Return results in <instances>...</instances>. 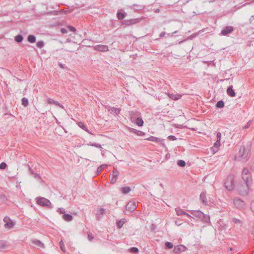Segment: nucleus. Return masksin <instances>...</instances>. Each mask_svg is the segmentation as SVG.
<instances>
[{"label": "nucleus", "mask_w": 254, "mask_h": 254, "mask_svg": "<svg viewBox=\"0 0 254 254\" xmlns=\"http://www.w3.org/2000/svg\"><path fill=\"white\" fill-rule=\"evenodd\" d=\"M242 178L245 182L246 187L244 190L240 189V193L241 195H247L248 193L249 188L252 184V175L247 168H244L242 173Z\"/></svg>", "instance_id": "obj_1"}, {"label": "nucleus", "mask_w": 254, "mask_h": 254, "mask_svg": "<svg viewBox=\"0 0 254 254\" xmlns=\"http://www.w3.org/2000/svg\"><path fill=\"white\" fill-rule=\"evenodd\" d=\"M190 212L191 214L195 216L198 219L202 221L204 223H210V220L209 216L203 213L200 210H190Z\"/></svg>", "instance_id": "obj_2"}, {"label": "nucleus", "mask_w": 254, "mask_h": 254, "mask_svg": "<svg viewBox=\"0 0 254 254\" xmlns=\"http://www.w3.org/2000/svg\"><path fill=\"white\" fill-rule=\"evenodd\" d=\"M36 200L37 203L40 206H46L50 208L53 207L51 201L45 197H38L36 198Z\"/></svg>", "instance_id": "obj_3"}, {"label": "nucleus", "mask_w": 254, "mask_h": 254, "mask_svg": "<svg viewBox=\"0 0 254 254\" xmlns=\"http://www.w3.org/2000/svg\"><path fill=\"white\" fill-rule=\"evenodd\" d=\"M225 186L228 190H232L234 189V177L232 175L228 176L225 183Z\"/></svg>", "instance_id": "obj_4"}, {"label": "nucleus", "mask_w": 254, "mask_h": 254, "mask_svg": "<svg viewBox=\"0 0 254 254\" xmlns=\"http://www.w3.org/2000/svg\"><path fill=\"white\" fill-rule=\"evenodd\" d=\"M239 157H241L244 161H246L248 156V152L244 146H241L240 148L239 153Z\"/></svg>", "instance_id": "obj_5"}, {"label": "nucleus", "mask_w": 254, "mask_h": 254, "mask_svg": "<svg viewBox=\"0 0 254 254\" xmlns=\"http://www.w3.org/2000/svg\"><path fill=\"white\" fill-rule=\"evenodd\" d=\"M5 223L4 227L8 229H12L15 225V222L12 220L8 216H5L3 219Z\"/></svg>", "instance_id": "obj_6"}, {"label": "nucleus", "mask_w": 254, "mask_h": 254, "mask_svg": "<svg viewBox=\"0 0 254 254\" xmlns=\"http://www.w3.org/2000/svg\"><path fill=\"white\" fill-rule=\"evenodd\" d=\"M233 202L235 206L239 209H243L245 207V202L239 198H234Z\"/></svg>", "instance_id": "obj_7"}, {"label": "nucleus", "mask_w": 254, "mask_h": 254, "mask_svg": "<svg viewBox=\"0 0 254 254\" xmlns=\"http://www.w3.org/2000/svg\"><path fill=\"white\" fill-rule=\"evenodd\" d=\"M234 31V28L231 26H227L224 27L220 34L223 36H227L228 34L231 33Z\"/></svg>", "instance_id": "obj_8"}, {"label": "nucleus", "mask_w": 254, "mask_h": 254, "mask_svg": "<svg viewBox=\"0 0 254 254\" xmlns=\"http://www.w3.org/2000/svg\"><path fill=\"white\" fill-rule=\"evenodd\" d=\"M119 174V172L117 170V168H114L112 171V177L110 181L112 184H114L116 182Z\"/></svg>", "instance_id": "obj_9"}, {"label": "nucleus", "mask_w": 254, "mask_h": 254, "mask_svg": "<svg viewBox=\"0 0 254 254\" xmlns=\"http://www.w3.org/2000/svg\"><path fill=\"white\" fill-rule=\"evenodd\" d=\"M126 210L130 212H133L136 208V204L135 202L129 201L126 205Z\"/></svg>", "instance_id": "obj_10"}, {"label": "nucleus", "mask_w": 254, "mask_h": 254, "mask_svg": "<svg viewBox=\"0 0 254 254\" xmlns=\"http://www.w3.org/2000/svg\"><path fill=\"white\" fill-rule=\"evenodd\" d=\"M94 49L98 51L107 52L109 50L108 47L104 45H98L94 46Z\"/></svg>", "instance_id": "obj_11"}, {"label": "nucleus", "mask_w": 254, "mask_h": 254, "mask_svg": "<svg viewBox=\"0 0 254 254\" xmlns=\"http://www.w3.org/2000/svg\"><path fill=\"white\" fill-rule=\"evenodd\" d=\"M186 249L187 248L185 246L179 245L174 247V252L175 253H180L185 252Z\"/></svg>", "instance_id": "obj_12"}, {"label": "nucleus", "mask_w": 254, "mask_h": 254, "mask_svg": "<svg viewBox=\"0 0 254 254\" xmlns=\"http://www.w3.org/2000/svg\"><path fill=\"white\" fill-rule=\"evenodd\" d=\"M130 120L132 122H134L136 119L140 117V114L138 112L131 111L129 113Z\"/></svg>", "instance_id": "obj_13"}, {"label": "nucleus", "mask_w": 254, "mask_h": 254, "mask_svg": "<svg viewBox=\"0 0 254 254\" xmlns=\"http://www.w3.org/2000/svg\"><path fill=\"white\" fill-rule=\"evenodd\" d=\"M167 95L170 98L174 100H178L182 97V95L178 94L168 93Z\"/></svg>", "instance_id": "obj_14"}, {"label": "nucleus", "mask_w": 254, "mask_h": 254, "mask_svg": "<svg viewBox=\"0 0 254 254\" xmlns=\"http://www.w3.org/2000/svg\"><path fill=\"white\" fill-rule=\"evenodd\" d=\"M128 130L129 132L134 133L139 136H143L145 134L144 132L143 131L136 130L131 127H128Z\"/></svg>", "instance_id": "obj_15"}, {"label": "nucleus", "mask_w": 254, "mask_h": 254, "mask_svg": "<svg viewBox=\"0 0 254 254\" xmlns=\"http://www.w3.org/2000/svg\"><path fill=\"white\" fill-rule=\"evenodd\" d=\"M108 110L111 114H115L116 115L119 114L121 111L120 108L115 107H110Z\"/></svg>", "instance_id": "obj_16"}, {"label": "nucleus", "mask_w": 254, "mask_h": 254, "mask_svg": "<svg viewBox=\"0 0 254 254\" xmlns=\"http://www.w3.org/2000/svg\"><path fill=\"white\" fill-rule=\"evenodd\" d=\"M139 21V19L138 18H134V19H130L129 20H126L124 21V23L127 25H131L133 24L136 23Z\"/></svg>", "instance_id": "obj_17"}, {"label": "nucleus", "mask_w": 254, "mask_h": 254, "mask_svg": "<svg viewBox=\"0 0 254 254\" xmlns=\"http://www.w3.org/2000/svg\"><path fill=\"white\" fill-rule=\"evenodd\" d=\"M199 197L202 203L204 205H207V201L206 197L205 192H202L200 193Z\"/></svg>", "instance_id": "obj_18"}, {"label": "nucleus", "mask_w": 254, "mask_h": 254, "mask_svg": "<svg viewBox=\"0 0 254 254\" xmlns=\"http://www.w3.org/2000/svg\"><path fill=\"white\" fill-rule=\"evenodd\" d=\"M147 140L153 142H156L158 143H162V140L158 137H156L155 136H151L147 138Z\"/></svg>", "instance_id": "obj_19"}, {"label": "nucleus", "mask_w": 254, "mask_h": 254, "mask_svg": "<svg viewBox=\"0 0 254 254\" xmlns=\"http://www.w3.org/2000/svg\"><path fill=\"white\" fill-rule=\"evenodd\" d=\"M227 93L230 97L235 96V92L233 90V87L232 86L228 87L227 89Z\"/></svg>", "instance_id": "obj_20"}, {"label": "nucleus", "mask_w": 254, "mask_h": 254, "mask_svg": "<svg viewBox=\"0 0 254 254\" xmlns=\"http://www.w3.org/2000/svg\"><path fill=\"white\" fill-rule=\"evenodd\" d=\"M32 244L38 246L39 247H40V248H45V245L43 243H42L40 240H32Z\"/></svg>", "instance_id": "obj_21"}, {"label": "nucleus", "mask_w": 254, "mask_h": 254, "mask_svg": "<svg viewBox=\"0 0 254 254\" xmlns=\"http://www.w3.org/2000/svg\"><path fill=\"white\" fill-rule=\"evenodd\" d=\"M105 209L103 208H101L97 210L96 213V217L98 219L101 218L102 216L105 213Z\"/></svg>", "instance_id": "obj_22"}, {"label": "nucleus", "mask_w": 254, "mask_h": 254, "mask_svg": "<svg viewBox=\"0 0 254 254\" xmlns=\"http://www.w3.org/2000/svg\"><path fill=\"white\" fill-rule=\"evenodd\" d=\"M78 126L83 129H84L85 131L89 133V134H92V133L89 130L87 127L82 123V122H78Z\"/></svg>", "instance_id": "obj_23"}, {"label": "nucleus", "mask_w": 254, "mask_h": 254, "mask_svg": "<svg viewBox=\"0 0 254 254\" xmlns=\"http://www.w3.org/2000/svg\"><path fill=\"white\" fill-rule=\"evenodd\" d=\"M63 218L66 221L69 222L72 220V216L69 214H64L63 216Z\"/></svg>", "instance_id": "obj_24"}, {"label": "nucleus", "mask_w": 254, "mask_h": 254, "mask_svg": "<svg viewBox=\"0 0 254 254\" xmlns=\"http://www.w3.org/2000/svg\"><path fill=\"white\" fill-rule=\"evenodd\" d=\"M126 220L125 219H122L118 220L117 222V227L119 229L121 228L123 225L126 223Z\"/></svg>", "instance_id": "obj_25"}, {"label": "nucleus", "mask_w": 254, "mask_h": 254, "mask_svg": "<svg viewBox=\"0 0 254 254\" xmlns=\"http://www.w3.org/2000/svg\"><path fill=\"white\" fill-rule=\"evenodd\" d=\"M121 190L122 193L125 194L129 193L131 190V189L129 187H122Z\"/></svg>", "instance_id": "obj_26"}, {"label": "nucleus", "mask_w": 254, "mask_h": 254, "mask_svg": "<svg viewBox=\"0 0 254 254\" xmlns=\"http://www.w3.org/2000/svg\"><path fill=\"white\" fill-rule=\"evenodd\" d=\"M134 122L136 124V125H137L139 127H142L144 123L143 120L142 119L141 117H140V116L137 118V119H136Z\"/></svg>", "instance_id": "obj_27"}, {"label": "nucleus", "mask_w": 254, "mask_h": 254, "mask_svg": "<svg viewBox=\"0 0 254 254\" xmlns=\"http://www.w3.org/2000/svg\"><path fill=\"white\" fill-rule=\"evenodd\" d=\"M28 41L30 43H33L36 42V37L33 35H30L28 36Z\"/></svg>", "instance_id": "obj_28"}, {"label": "nucleus", "mask_w": 254, "mask_h": 254, "mask_svg": "<svg viewBox=\"0 0 254 254\" xmlns=\"http://www.w3.org/2000/svg\"><path fill=\"white\" fill-rule=\"evenodd\" d=\"M7 248L5 242L0 241V251H3Z\"/></svg>", "instance_id": "obj_29"}, {"label": "nucleus", "mask_w": 254, "mask_h": 254, "mask_svg": "<svg viewBox=\"0 0 254 254\" xmlns=\"http://www.w3.org/2000/svg\"><path fill=\"white\" fill-rule=\"evenodd\" d=\"M106 166L107 165L106 164H102L99 166L97 169V174H99Z\"/></svg>", "instance_id": "obj_30"}, {"label": "nucleus", "mask_w": 254, "mask_h": 254, "mask_svg": "<svg viewBox=\"0 0 254 254\" xmlns=\"http://www.w3.org/2000/svg\"><path fill=\"white\" fill-rule=\"evenodd\" d=\"M175 211L178 216L185 215V212L179 208H175Z\"/></svg>", "instance_id": "obj_31"}, {"label": "nucleus", "mask_w": 254, "mask_h": 254, "mask_svg": "<svg viewBox=\"0 0 254 254\" xmlns=\"http://www.w3.org/2000/svg\"><path fill=\"white\" fill-rule=\"evenodd\" d=\"M220 146V141L216 140V141L214 143L213 146L212 147V149L213 150V151H214V148H216V150L215 151H217Z\"/></svg>", "instance_id": "obj_32"}, {"label": "nucleus", "mask_w": 254, "mask_h": 254, "mask_svg": "<svg viewBox=\"0 0 254 254\" xmlns=\"http://www.w3.org/2000/svg\"><path fill=\"white\" fill-rule=\"evenodd\" d=\"M23 39V36L21 35H17L15 37V40L17 43H20Z\"/></svg>", "instance_id": "obj_33"}, {"label": "nucleus", "mask_w": 254, "mask_h": 254, "mask_svg": "<svg viewBox=\"0 0 254 254\" xmlns=\"http://www.w3.org/2000/svg\"><path fill=\"white\" fill-rule=\"evenodd\" d=\"M21 102L22 105L24 107H27L28 105L29 102L27 98L23 97L21 100Z\"/></svg>", "instance_id": "obj_34"}, {"label": "nucleus", "mask_w": 254, "mask_h": 254, "mask_svg": "<svg viewBox=\"0 0 254 254\" xmlns=\"http://www.w3.org/2000/svg\"><path fill=\"white\" fill-rule=\"evenodd\" d=\"M224 106V102L222 100L219 101L216 104V107L218 108H222Z\"/></svg>", "instance_id": "obj_35"}, {"label": "nucleus", "mask_w": 254, "mask_h": 254, "mask_svg": "<svg viewBox=\"0 0 254 254\" xmlns=\"http://www.w3.org/2000/svg\"><path fill=\"white\" fill-rule=\"evenodd\" d=\"M117 16L119 20H123L125 16V14L124 13L120 12H118Z\"/></svg>", "instance_id": "obj_36"}, {"label": "nucleus", "mask_w": 254, "mask_h": 254, "mask_svg": "<svg viewBox=\"0 0 254 254\" xmlns=\"http://www.w3.org/2000/svg\"><path fill=\"white\" fill-rule=\"evenodd\" d=\"M186 164V162L184 160H179L177 161V165L180 167H185Z\"/></svg>", "instance_id": "obj_37"}, {"label": "nucleus", "mask_w": 254, "mask_h": 254, "mask_svg": "<svg viewBox=\"0 0 254 254\" xmlns=\"http://www.w3.org/2000/svg\"><path fill=\"white\" fill-rule=\"evenodd\" d=\"M135 10H139L143 8V6L141 5H138V4H133L132 6Z\"/></svg>", "instance_id": "obj_38"}, {"label": "nucleus", "mask_w": 254, "mask_h": 254, "mask_svg": "<svg viewBox=\"0 0 254 254\" xmlns=\"http://www.w3.org/2000/svg\"><path fill=\"white\" fill-rule=\"evenodd\" d=\"M165 246L167 248H168L169 249H171L173 248V244L169 242H166L165 243Z\"/></svg>", "instance_id": "obj_39"}, {"label": "nucleus", "mask_w": 254, "mask_h": 254, "mask_svg": "<svg viewBox=\"0 0 254 254\" xmlns=\"http://www.w3.org/2000/svg\"><path fill=\"white\" fill-rule=\"evenodd\" d=\"M59 245H60V248H61V250L63 252H65V247L64 246V242L63 241V240H61L59 242Z\"/></svg>", "instance_id": "obj_40"}, {"label": "nucleus", "mask_w": 254, "mask_h": 254, "mask_svg": "<svg viewBox=\"0 0 254 254\" xmlns=\"http://www.w3.org/2000/svg\"><path fill=\"white\" fill-rule=\"evenodd\" d=\"M37 46L39 48H42L44 46V42L43 41H38L37 43Z\"/></svg>", "instance_id": "obj_41"}, {"label": "nucleus", "mask_w": 254, "mask_h": 254, "mask_svg": "<svg viewBox=\"0 0 254 254\" xmlns=\"http://www.w3.org/2000/svg\"><path fill=\"white\" fill-rule=\"evenodd\" d=\"M138 249L136 247H132L130 248L129 251L132 253H136L138 252Z\"/></svg>", "instance_id": "obj_42"}, {"label": "nucleus", "mask_w": 254, "mask_h": 254, "mask_svg": "<svg viewBox=\"0 0 254 254\" xmlns=\"http://www.w3.org/2000/svg\"><path fill=\"white\" fill-rule=\"evenodd\" d=\"M57 212L61 214H63L64 215L65 214V209L62 207L59 208L57 210Z\"/></svg>", "instance_id": "obj_43"}, {"label": "nucleus", "mask_w": 254, "mask_h": 254, "mask_svg": "<svg viewBox=\"0 0 254 254\" xmlns=\"http://www.w3.org/2000/svg\"><path fill=\"white\" fill-rule=\"evenodd\" d=\"M232 221L235 224H241V221L238 219L233 218Z\"/></svg>", "instance_id": "obj_44"}, {"label": "nucleus", "mask_w": 254, "mask_h": 254, "mask_svg": "<svg viewBox=\"0 0 254 254\" xmlns=\"http://www.w3.org/2000/svg\"><path fill=\"white\" fill-rule=\"evenodd\" d=\"M89 145H91L92 146H94V147L99 148H102L101 145L100 144L96 143H90V144Z\"/></svg>", "instance_id": "obj_45"}, {"label": "nucleus", "mask_w": 254, "mask_h": 254, "mask_svg": "<svg viewBox=\"0 0 254 254\" xmlns=\"http://www.w3.org/2000/svg\"><path fill=\"white\" fill-rule=\"evenodd\" d=\"M93 239H94V236H93L92 233H88V240L90 242H91V241H92L93 240Z\"/></svg>", "instance_id": "obj_46"}, {"label": "nucleus", "mask_w": 254, "mask_h": 254, "mask_svg": "<svg viewBox=\"0 0 254 254\" xmlns=\"http://www.w3.org/2000/svg\"><path fill=\"white\" fill-rule=\"evenodd\" d=\"M54 104H55V105H56L57 106H59V107H60L62 109H64V107L61 103H60L58 101L55 100Z\"/></svg>", "instance_id": "obj_47"}, {"label": "nucleus", "mask_w": 254, "mask_h": 254, "mask_svg": "<svg viewBox=\"0 0 254 254\" xmlns=\"http://www.w3.org/2000/svg\"><path fill=\"white\" fill-rule=\"evenodd\" d=\"M7 165L5 162H2L0 164V169H4L6 168Z\"/></svg>", "instance_id": "obj_48"}, {"label": "nucleus", "mask_w": 254, "mask_h": 254, "mask_svg": "<svg viewBox=\"0 0 254 254\" xmlns=\"http://www.w3.org/2000/svg\"><path fill=\"white\" fill-rule=\"evenodd\" d=\"M251 123H252L251 121H249L247 123V124L245 126H244L243 128L244 129H247V128H249L250 126H251Z\"/></svg>", "instance_id": "obj_49"}, {"label": "nucleus", "mask_w": 254, "mask_h": 254, "mask_svg": "<svg viewBox=\"0 0 254 254\" xmlns=\"http://www.w3.org/2000/svg\"><path fill=\"white\" fill-rule=\"evenodd\" d=\"M168 139L173 140V141L176 140L177 139V138L175 136L172 135L168 136Z\"/></svg>", "instance_id": "obj_50"}, {"label": "nucleus", "mask_w": 254, "mask_h": 254, "mask_svg": "<svg viewBox=\"0 0 254 254\" xmlns=\"http://www.w3.org/2000/svg\"><path fill=\"white\" fill-rule=\"evenodd\" d=\"M47 102L48 104H54L55 100L51 98H48L47 100Z\"/></svg>", "instance_id": "obj_51"}, {"label": "nucleus", "mask_w": 254, "mask_h": 254, "mask_svg": "<svg viewBox=\"0 0 254 254\" xmlns=\"http://www.w3.org/2000/svg\"><path fill=\"white\" fill-rule=\"evenodd\" d=\"M216 137H217V141H220V139H221V132H219L217 133Z\"/></svg>", "instance_id": "obj_52"}, {"label": "nucleus", "mask_w": 254, "mask_h": 254, "mask_svg": "<svg viewBox=\"0 0 254 254\" xmlns=\"http://www.w3.org/2000/svg\"><path fill=\"white\" fill-rule=\"evenodd\" d=\"M197 33H194V34H191L190 36L188 38V39H190V40H191L192 39V38H193L194 37H195L197 35Z\"/></svg>", "instance_id": "obj_53"}, {"label": "nucleus", "mask_w": 254, "mask_h": 254, "mask_svg": "<svg viewBox=\"0 0 254 254\" xmlns=\"http://www.w3.org/2000/svg\"><path fill=\"white\" fill-rule=\"evenodd\" d=\"M251 209L253 212L254 213V201H252L251 203Z\"/></svg>", "instance_id": "obj_54"}, {"label": "nucleus", "mask_w": 254, "mask_h": 254, "mask_svg": "<svg viewBox=\"0 0 254 254\" xmlns=\"http://www.w3.org/2000/svg\"><path fill=\"white\" fill-rule=\"evenodd\" d=\"M68 28L71 32H75L76 31L75 28L73 26H69L68 27Z\"/></svg>", "instance_id": "obj_55"}, {"label": "nucleus", "mask_w": 254, "mask_h": 254, "mask_svg": "<svg viewBox=\"0 0 254 254\" xmlns=\"http://www.w3.org/2000/svg\"><path fill=\"white\" fill-rule=\"evenodd\" d=\"M61 32L63 34H65L67 33V30L65 28H63L61 29Z\"/></svg>", "instance_id": "obj_56"}, {"label": "nucleus", "mask_w": 254, "mask_h": 254, "mask_svg": "<svg viewBox=\"0 0 254 254\" xmlns=\"http://www.w3.org/2000/svg\"><path fill=\"white\" fill-rule=\"evenodd\" d=\"M165 34L166 33L165 32H162L159 35V37L162 38L165 35Z\"/></svg>", "instance_id": "obj_57"}, {"label": "nucleus", "mask_w": 254, "mask_h": 254, "mask_svg": "<svg viewBox=\"0 0 254 254\" xmlns=\"http://www.w3.org/2000/svg\"><path fill=\"white\" fill-rule=\"evenodd\" d=\"M34 175V177L35 178H40V176L39 174H37V173H35L33 174Z\"/></svg>", "instance_id": "obj_58"}, {"label": "nucleus", "mask_w": 254, "mask_h": 254, "mask_svg": "<svg viewBox=\"0 0 254 254\" xmlns=\"http://www.w3.org/2000/svg\"><path fill=\"white\" fill-rule=\"evenodd\" d=\"M246 187V185L245 186H240L238 188V190L240 191V189H241L242 190H244Z\"/></svg>", "instance_id": "obj_59"}, {"label": "nucleus", "mask_w": 254, "mask_h": 254, "mask_svg": "<svg viewBox=\"0 0 254 254\" xmlns=\"http://www.w3.org/2000/svg\"><path fill=\"white\" fill-rule=\"evenodd\" d=\"M254 20V15H252L250 18V23H251Z\"/></svg>", "instance_id": "obj_60"}, {"label": "nucleus", "mask_w": 254, "mask_h": 254, "mask_svg": "<svg viewBox=\"0 0 254 254\" xmlns=\"http://www.w3.org/2000/svg\"><path fill=\"white\" fill-rule=\"evenodd\" d=\"M185 215L189 217H191V218H192L194 219V218L193 217H192L190 215L189 213H187L185 212Z\"/></svg>", "instance_id": "obj_61"}, {"label": "nucleus", "mask_w": 254, "mask_h": 254, "mask_svg": "<svg viewBox=\"0 0 254 254\" xmlns=\"http://www.w3.org/2000/svg\"><path fill=\"white\" fill-rule=\"evenodd\" d=\"M29 171H30V172L32 174H34V172H33V170L31 169V168L29 166Z\"/></svg>", "instance_id": "obj_62"}, {"label": "nucleus", "mask_w": 254, "mask_h": 254, "mask_svg": "<svg viewBox=\"0 0 254 254\" xmlns=\"http://www.w3.org/2000/svg\"><path fill=\"white\" fill-rule=\"evenodd\" d=\"M170 154L169 153L167 154L166 155V158L168 159L169 158H170Z\"/></svg>", "instance_id": "obj_63"}, {"label": "nucleus", "mask_w": 254, "mask_h": 254, "mask_svg": "<svg viewBox=\"0 0 254 254\" xmlns=\"http://www.w3.org/2000/svg\"><path fill=\"white\" fill-rule=\"evenodd\" d=\"M65 13H69V11H68L66 10V11H65Z\"/></svg>", "instance_id": "obj_64"}]
</instances>
